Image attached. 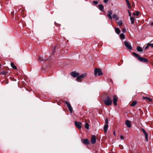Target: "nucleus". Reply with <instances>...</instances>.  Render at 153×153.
Wrapping results in <instances>:
<instances>
[{"mask_svg": "<svg viewBox=\"0 0 153 153\" xmlns=\"http://www.w3.org/2000/svg\"><path fill=\"white\" fill-rule=\"evenodd\" d=\"M112 17L113 18L115 19L116 20H118L119 19V18L117 16V15L116 14H114L112 15Z\"/></svg>", "mask_w": 153, "mask_h": 153, "instance_id": "412c9836", "label": "nucleus"}, {"mask_svg": "<svg viewBox=\"0 0 153 153\" xmlns=\"http://www.w3.org/2000/svg\"><path fill=\"white\" fill-rule=\"evenodd\" d=\"M139 11H137L136 12V13H133V14L134 15L136 16H138L139 15Z\"/></svg>", "mask_w": 153, "mask_h": 153, "instance_id": "393cba45", "label": "nucleus"}, {"mask_svg": "<svg viewBox=\"0 0 153 153\" xmlns=\"http://www.w3.org/2000/svg\"><path fill=\"white\" fill-rule=\"evenodd\" d=\"M149 47L151 46L152 48H153V44H149Z\"/></svg>", "mask_w": 153, "mask_h": 153, "instance_id": "473e14b6", "label": "nucleus"}, {"mask_svg": "<svg viewBox=\"0 0 153 153\" xmlns=\"http://www.w3.org/2000/svg\"><path fill=\"white\" fill-rule=\"evenodd\" d=\"M143 98L146 99L147 100H148L150 102H151L152 101V99L149 97H143Z\"/></svg>", "mask_w": 153, "mask_h": 153, "instance_id": "6ab92c4d", "label": "nucleus"}, {"mask_svg": "<svg viewBox=\"0 0 153 153\" xmlns=\"http://www.w3.org/2000/svg\"><path fill=\"white\" fill-rule=\"evenodd\" d=\"M141 130H142V131L143 132V133L145 134V138L146 139V141H148V135L146 131L144 129L142 128Z\"/></svg>", "mask_w": 153, "mask_h": 153, "instance_id": "9b49d317", "label": "nucleus"}, {"mask_svg": "<svg viewBox=\"0 0 153 153\" xmlns=\"http://www.w3.org/2000/svg\"><path fill=\"white\" fill-rule=\"evenodd\" d=\"M115 30L116 33L117 34H119L120 32V30L118 27L116 28L115 29Z\"/></svg>", "mask_w": 153, "mask_h": 153, "instance_id": "f3484780", "label": "nucleus"}, {"mask_svg": "<svg viewBox=\"0 0 153 153\" xmlns=\"http://www.w3.org/2000/svg\"><path fill=\"white\" fill-rule=\"evenodd\" d=\"M114 135L116 136V135H115V131H114Z\"/></svg>", "mask_w": 153, "mask_h": 153, "instance_id": "a19ab883", "label": "nucleus"}, {"mask_svg": "<svg viewBox=\"0 0 153 153\" xmlns=\"http://www.w3.org/2000/svg\"><path fill=\"white\" fill-rule=\"evenodd\" d=\"M96 141V138L94 135H92L91 138V141L92 144H94L95 143Z\"/></svg>", "mask_w": 153, "mask_h": 153, "instance_id": "1a4fd4ad", "label": "nucleus"}, {"mask_svg": "<svg viewBox=\"0 0 153 153\" xmlns=\"http://www.w3.org/2000/svg\"><path fill=\"white\" fill-rule=\"evenodd\" d=\"M93 3L95 5H97L98 4V2L97 1H93Z\"/></svg>", "mask_w": 153, "mask_h": 153, "instance_id": "7c9ffc66", "label": "nucleus"}, {"mask_svg": "<svg viewBox=\"0 0 153 153\" xmlns=\"http://www.w3.org/2000/svg\"><path fill=\"white\" fill-rule=\"evenodd\" d=\"M7 74V72L6 71H3L1 73V74H2L4 75H6Z\"/></svg>", "mask_w": 153, "mask_h": 153, "instance_id": "bb28decb", "label": "nucleus"}, {"mask_svg": "<svg viewBox=\"0 0 153 153\" xmlns=\"http://www.w3.org/2000/svg\"><path fill=\"white\" fill-rule=\"evenodd\" d=\"M120 139L122 140H123L124 138L123 136L122 135L120 136Z\"/></svg>", "mask_w": 153, "mask_h": 153, "instance_id": "72a5a7b5", "label": "nucleus"}, {"mask_svg": "<svg viewBox=\"0 0 153 153\" xmlns=\"http://www.w3.org/2000/svg\"><path fill=\"white\" fill-rule=\"evenodd\" d=\"M128 13H129V16H131V13L130 12V11L129 10H128Z\"/></svg>", "mask_w": 153, "mask_h": 153, "instance_id": "e433bc0d", "label": "nucleus"}, {"mask_svg": "<svg viewBox=\"0 0 153 153\" xmlns=\"http://www.w3.org/2000/svg\"><path fill=\"white\" fill-rule=\"evenodd\" d=\"M128 3V4H127L128 7V8H130L131 7V5L129 4V3Z\"/></svg>", "mask_w": 153, "mask_h": 153, "instance_id": "f704fd0d", "label": "nucleus"}, {"mask_svg": "<svg viewBox=\"0 0 153 153\" xmlns=\"http://www.w3.org/2000/svg\"><path fill=\"white\" fill-rule=\"evenodd\" d=\"M137 49L138 52H142L143 51V49L140 46L137 47Z\"/></svg>", "mask_w": 153, "mask_h": 153, "instance_id": "aec40b11", "label": "nucleus"}, {"mask_svg": "<svg viewBox=\"0 0 153 153\" xmlns=\"http://www.w3.org/2000/svg\"><path fill=\"white\" fill-rule=\"evenodd\" d=\"M1 66V64H0V66Z\"/></svg>", "mask_w": 153, "mask_h": 153, "instance_id": "37998d69", "label": "nucleus"}, {"mask_svg": "<svg viewBox=\"0 0 153 153\" xmlns=\"http://www.w3.org/2000/svg\"><path fill=\"white\" fill-rule=\"evenodd\" d=\"M108 128V124H105L103 129L105 133H106L107 132V129Z\"/></svg>", "mask_w": 153, "mask_h": 153, "instance_id": "dca6fc26", "label": "nucleus"}, {"mask_svg": "<svg viewBox=\"0 0 153 153\" xmlns=\"http://www.w3.org/2000/svg\"><path fill=\"white\" fill-rule=\"evenodd\" d=\"M126 1L127 3V4H128V3H129L128 0H126Z\"/></svg>", "mask_w": 153, "mask_h": 153, "instance_id": "58836bf2", "label": "nucleus"}, {"mask_svg": "<svg viewBox=\"0 0 153 153\" xmlns=\"http://www.w3.org/2000/svg\"><path fill=\"white\" fill-rule=\"evenodd\" d=\"M38 59H39V60L41 61L44 60L43 59V57H41L40 56L39 57V58H38Z\"/></svg>", "mask_w": 153, "mask_h": 153, "instance_id": "c85d7f7f", "label": "nucleus"}, {"mask_svg": "<svg viewBox=\"0 0 153 153\" xmlns=\"http://www.w3.org/2000/svg\"><path fill=\"white\" fill-rule=\"evenodd\" d=\"M70 75H71V76H72L74 78H75L76 77L77 78V77H78L79 76V73L76 72L72 71L70 73Z\"/></svg>", "mask_w": 153, "mask_h": 153, "instance_id": "20e7f679", "label": "nucleus"}, {"mask_svg": "<svg viewBox=\"0 0 153 153\" xmlns=\"http://www.w3.org/2000/svg\"><path fill=\"white\" fill-rule=\"evenodd\" d=\"M65 104L67 105L68 108L70 113L71 114L72 113L73 111L71 104L67 101L65 102Z\"/></svg>", "mask_w": 153, "mask_h": 153, "instance_id": "423d86ee", "label": "nucleus"}, {"mask_svg": "<svg viewBox=\"0 0 153 153\" xmlns=\"http://www.w3.org/2000/svg\"><path fill=\"white\" fill-rule=\"evenodd\" d=\"M125 124L128 128L131 127V122L129 120H126L125 121Z\"/></svg>", "mask_w": 153, "mask_h": 153, "instance_id": "ddd939ff", "label": "nucleus"}, {"mask_svg": "<svg viewBox=\"0 0 153 153\" xmlns=\"http://www.w3.org/2000/svg\"><path fill=\"white\" fill-rule=\"evenodd\" d=\"M86 76L87 74L85 73H84L80 76L79 75V76L77 77L76 78V80L78 81L79 79L81 78H83L85 77Z\"/></svg>", "mask_w": 153, "mask_h": 153, "instance_id": "0eeeda50", "label": "nucleus"}, {"mask_svg": "<svg viewBox=\"0 0 153 153\" xmlns=\"http://www.w3.org/2000/svg\"><path fill=\"white\" fill-rule=\"evenodd\" d=\"M151 25H153V22H152L151 24Z\"/></svg>", "mask_w": 153, "mask_h": 153, "instance_id": "ea45409f", "label": "nucleus"}, {"mask_svg": "<svg viewBox=\"0 0 153 153\" xmlns=\"http://www.w3.org/2000/svg\"><path fill=\"white\" fill-rule=\"evenodd\" d=\"M75 124L76 126L79 129L81 128L82 126V123L80 122H78L76 121L75 122Z\"/></svg>", "mask_w": 153, "mask_h": 153, "instance_id": "6e6552de", "label": "nucleus"}, {"mask_svg": "<svg viewBox=\"0 0 153 153\" xmlns=\"http://www.w3.org/2000/svg\"><path fill=\"white\" fill-rule=\"evenodd\" d=\"M11 67L15 69H16L17 68L16 66H15L13 62H11L10 64Z\"/></svg>", "mask_w": 153, "mask_h": 153, "instance_id": "a211bd4d", "label": "nucleus"}, {"mask_svg": "<svg viewBox=\"0 0 153 153\" xmlns=\"http://www.w3.org/2000/svg\"><path fill=\"white\" fill-rule=\"evenodd\" d=\"M108 120L107 118H106L105 121V124H108Z\"/></svg>", "mask_w": 153, "mask_h": 153, "instance_id": "c756f323", "label": "nucleus"}, {"mask_svg": "<svg viewBox=\"0 0 153 153\" xmlns=\"http://www.w3.org/2000/svg\"><path fill=\"white\" fill-rule=\"evenodd\" d=\"M120 37L121 39H125V36L124 35L123 33H121L120 35Z\"/></svg>", "mask_w": 153, "mask_h": 153, "instance_id": "b1692460", "label": "nucleus"}, {"mask_svg": "<svg viewBox=\"0 0 153 153\" xmlns=\"http://www.w3.org/2000/svg\"><path fill=\"white\" fill-rule=\"evenodd\" d=\"M112 96V95L108 96L104 100V103L106 105L108 106L111 104L112 102L111 100Z\"/></svg>", "mask_w": 153, "mask_h": 153, "instance_id": "f257e3e1", "label": "nucleus"}, {"mask_svg": "<svg viewBox=\"0 0 153 153\" xmlns=\"http://www.w3.org/2000/svg\"><path fill=\"white\" fill-rule=\"evenodd\" d=\"M113 101L114 105H117V96L116 95H114L113 96Z\"/></svg>", "mask_w": 153, "mask_h": 153, "instance_id": "9d476101", "label": "nucleus"}, {"mask_svg": "<svg viewBox=\"0 0 153 153\" xmlns=\"http://www.w3.org/2000/svg\"><path fill=\"white\" fill-rule=\"evenodd\" d=\"M122 32L123 33H126V30L125 28H123L122 29Z\"/></svg>", "mask_w": 153, "mask_h": 153, "instance_id": "2f4dec72", "label": "nucleus"}, {"mask_svg": "<svg viewBox=\"0 0 153 153\" xmlns=\"http://www.w3.org/2000/svg\"><path fill=\"white\" fill-rule=\"evenodd\" d=\"M124 43L125 47L128 50H131L132 49V46L128 42L125 41L124 42Z\"/></svg>", "mask_w": 153, "mask_h": 153, "instance_id": "39448f33", "label": "nucleus"}, {"mask_svg": "<svg viewBox=\"0 0 153 153\" xmlns=\"http://www.w3.org/2000/svg\"><path fill=\"white\" fill-rule=\"evenodd\" d=\"M85 127L86 129H88L89 127V124L87 123H86L85 125Z\"/></svg>", "mask_w": 153, "mask_h": 153, "instance_id": "a878e982", "label": "nucleus"}, {"mask_svg": "<svg viewBox=\"0 0 153 153\" xmlns=\"http://www.w3.org/2000/svg\"><path fill=\"white\" fill-rule=\"evenodd\" d=\"M109 0H104V2L105 3H107Z\"/></svg>", "mask_w": 153, "mask_h": 153, "instance_id": "c9c22d12", "label": "nucleus"}, {"mask_svg": "<svg viewBox=\"0 0 153 153\" xmlns=\"http://www.w3.org/2000/svg\"><path fill=\"white\" fill-rule=\"evenodd\" d=\"M122 23V22L121 21H120L117 22L118 25L119 26H120L121 25Z\"/></svg>", "mask_w": 153, "mask_h": 153, "instance_id": "cd10ccee", "label": "nucleus"}, {"mask_svg": "<svg viewBox=\"0 0 153 153\" xmlns=\"http://www.w3.org/2000/svg\"><path fill=\"white\" fill-rule=\"evenodd\" d=\"M98 7H99V9L101 11H104L103 10L104 7L102 4H100L98 5Z\"/></svg>", "mask_w": 153, "mask_h": 153, "instance_id": "2eb2a0df", "label": "nucleus"}, {"mask_svg": "<svg viewBox=\"0 0 153 153\" xmlns=\"http://www.w3.org/2000/svg\"><path fill=\"white\" fill-rule=\"evenodd\" d=\"M133 54L135 56L137 57L138 59L141 62H146L148 61V60L146 59L140 57L139 55L135 52H133Z\"/></svg>", "mask_w": 153, "mask_h": 153, "instance_id": "f03ea898", "label": "nucleus"}, {"mask_svg": "<svg viewBox=\"0 0 153 153\" xmlns=\"http://www.w3.org/2000/svg\"><path fill=\"white\" fill-rule=\"evenodd\" d=\"M149 47V44H148L145 47V49H147V48H148Z\"/></svg>", "mask_w": 153, "mask_h": 153, "instance_id": "4c0bfd02", "label": "nucleus"}, {"mask_svg": "<svg viewBox=\"0 0 153 153\" xmlns=\"http://www.w3.org/2000/svg\"><path fill=\"white\" fill-rule=\"evenodd\" d=\"M102 74V73L101 71V70L100 68H96L94 70V75L95 76H100Z\"/></svg>", "mask_w": 153, "mask_h": 153, "instance_id": "7ed1b4c3", "label": "nucleus"}, {"mask_svg": "<svg viewBox=\"0 0 153 153\" xmlns=\"http://www.w3.org/2000/svg\"><path fill=\"white\" fill-rule=\"evenodd\" d=\"M55 49V48L54 47V49H53V50L54 51Z\"/></svg>", "mask_w": 153, "mask_h": 153, "instance_id": "79ce46f5", "label": "nucleus"}, {"mask_svg": "<svg viewBox=\"0 0 153 153\" xmlns=\"http://www.w3.org/2000/svg\"><path fill=\"white\" fill-rule=\"evenodd\" d=\"M82 143L85 144H89V142L88 139H82Z\"/></svg>", "mask_w": 153, "mask_h": 153, "instance_id": "f8f14e48", "label": "nucleus"}, {"mask_svg": "<svg viewBox=\"0 0 153 153\" xmlns=\"http://www.w3.org/2000/svg\"><path fill=\"white\" fill-rule=\"evenodd\" d=\"M112 15V12L111 10H109L108 11V13L107 14V16L109 18L111 19L112 20V17L111 16V15Z\"/></svg>", "mask_w": 153, "mask_h": 153, "instance_id": "4468645a", "label": "nucleus"}, {"mask_svg": "<svg viewBox=\"0 0 153 153\" xmlns=\"http://www.w3.org/2000/svg\"><path fill=\"white\" fill-rule=\"evenodd\" d=\"M134 17H131L130 19L131 21V23L133 24L134 22Z\"/></svg>", "mask_w": 153, "mask_h": 153, "instance_id": "5701e85b", "label": "nucleus"}, {"mask_svg": "<svg viewBox=\"0 0 153 153\" xmlns=\"http://www.w3.org/2000/svg\"><path fill=\"white\" fill-rule=\"evenodd\" d=\"M137 102L136 101H133L130 105L131 106H134L137 104Z\"/></svg>", "mask_w": 153, "mask_h": 153, "instance_id": "4be33fe9", "label": "nucleus"}]
</instances>
